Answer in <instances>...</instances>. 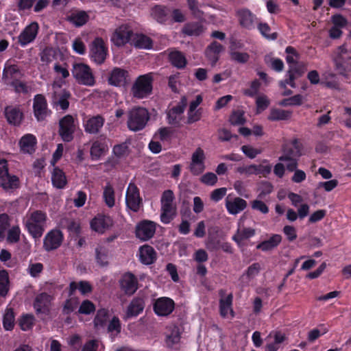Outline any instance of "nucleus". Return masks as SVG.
Here are the masks:
<instances>
[{
  "mask_svg": "<svg viewBox=\"0 0 351 351\" xmlns=\"http://www.w3.org/2000/svg\"><path fill=\"white\" fill-rule=\"evenodd\" d=\"M35 318L32 314H23L19 319V325L23 331H27L32 328L34 324Z\"/></svg>",
  "mask_w": 351,
  "mask_h": 351,
  "instance_id": "09e8293b",
  "label": "nucleus"
},
{
  "mask_svg": "<svg viewBox=\"0 0 351 351\" xmlns=\"http://www.w3.org/2000/svg\"><path fill=\"white\" fill-rule=\"evenodd\" d=\"M72 74L80 84L93 86L95 78L90 67L84 63H75L73 65Z\"/></svg>",
  "mask_w": 351,
  "mask_h": 351,
  "instance_id": "39448f33",
  "label": "nucleus"
},
{
  "mask_svg": "<svg viewBox=\"0 0 351 351\" xmlns=\"http://www.w3.org/2000/svg\"><path fill=\"white\" fill-rule=\"evenodd\" d=\"M292 112L280 108H272L268 115L267 119L271 121H285L291 118Z\"/></svg>",
  "mask_w": 351,
  "mask_h": 351,
  "instance_id": "a19ab883",
  "label": "nucleus"
},
{
  "mask_svg": "<svg viewBox=\"0 0 351 351\" xmlns=\"http://www.w3.org/2000/svg\"><path fill=\"white\" fill-rule=\"evenodd\" d=\"M247 205V202L239 197L233 199L227 197L226 199V208L230 215H237L241 213L245 209Z\"/></svg>",
  "mask_w": 351,
  "mask_h": 351,
  "instance_id": "c85d7f7f",
  "label": "nucleus"
},
{
  "mask_svg": "<svg viewBox=\"0 0 351 351\" xmlns=\"http://www.w3.org/2000/svg\"><path fill=\"white\" fill-rule=\"evenodd\" d=\"M134 32L127 25L118 27L111 37V41L117 47H123L132 42Z\"/></svg>",
  "mask_w": 351,
  "mask_h": 351,
  "instance_id": "9d476101",
  "label": "nucleus"
},
{
  "mask_svg": "<svg viewBox=\"0 0 351 351\" xmlns=\"http://www.w3.org/2000/svg\"><path fill=\"white\" fill-rule=\"evenodd\" d=\"M34 308L38 315H49L51 311V296L47 293H41L38 295L34 302Z\"/></svg>",
  "mask_w": 351,
  "mask_h": 351,
  "instance_id": "412c9836",
  "label": "nucleus"
},
{
  "mask_svg": "<svg viewBox=\"0 0 351 351\" xmlns=\"http://www.w3.org/2000/svg\"><path fill=\"white\" fill-rule=\"evenodd\" d=\"M332 60L336 70L341 75L351 71V52L346 45L339 46L332 53Z\"/></svg>",
  "mask_w": 351,
  "mask_h": 351,
  "instance_id": "20e7f679",
  "label": "nucleus"
},
{
  "mask_svg": "<svg viewBox=\"0 0 351 351\" xmlns=\"http://www.w3.org/2000/svg\"><path fill=\"white\" fill-rule=\"evenodd\" d=\"M120 287L126 295L134 294L138 288V279L131 272L124 274L119 280Z\"/></svg>",
  "mask_w": 351,
  "mask_h": 351,
  "instance_id": "a211bd4d",
  "label": "nucleus"
},
{
  "mask_svg": "<svg viewBox=\"0 0 351 351\" xmlns=\"http://www.w3.org/2000/svg\"><path fill=\"white\" fill-rule=\"evenodd\" d=\"M89 19V16L85 11H78L72 13L69 17V21L75 25L76 27H81L86 23Z\"/></svg>",
  "mask_w": 351,
  "mask_h": 351,
  "instance_id": "c03bdc74",
  "label": "nucleus"
},
{
  "mask_svg": "<svg viewBox=\"0 0 351 351\" xmlns=\"http://www.w3.org/2000/svg\"><path fill=\"white\" fill-rule=\"evenodd\" d=\"M255 167L254 175L262 176L263 177H267L269 174H270L272 169V166L270 164H267L266 165L263 164L255 165Z\"/></svg>",
  "mask_w": 351,
  "mask_h": 351,
  "instance_id": "680f3d73",
  "label": "nucleus"
},
{
  "mask_svg": "<svg viewBox=\"0 0 351 351\" xmlns=\"http://www.w3.org/2000/svg\"><path fill=\"white\" fill-rule=\"evenodd\" d=\"M153 82V73L139 75L131 88L132 96L136 99L148 97L152 93Z\"/></svg>",
  "mask_w": 351,
  "mask_h": 351,
  "instance_id": "f03ea898",
  "label": "nucleus"
},
{
  "mask_svg": "<svg viewBox=\"0 0 351 351\" xmlns=\"http://www.w3.org/2000/svg\"><path fill=\"white\" fill-rule=\"evenodd\" d=\"M103 199L108 207L112 208L114 206V190L110 183H108L104 188Z\"/></svg>",
  "mask_w": 351,
  "mask_h": 351,
  "instance_id": "a18cd8bd",
  "label": "nucleus"
},
{
  "mask_svg": "<svg viewBox=\"0 0 351 351\" xmlns=\"http://www.w3.org/2000/svg\"><path fill=\"white\" fill-rule=\"evenodd\" d=\"M270 104V101L266 95L258 96L256 99L257 113L266 110Z\"/></svg>",
  "mask_w": 351,
  "mask_h": 351,
  "instance_id": "bf43d9fd",
  "label": "nucleus"
},
{
  "mask_svg": "<svg viewBox=\"0 0 351 351\" xmlns=\"http://www.w3.org/2000/svg\"><path fill=\"white\" fill-rule=\"evenodd\" d=\"M71 97V94L69 90L64 89L58 95V101L56 104L60 106L62 110H66L69 107V99Z\"/></svg>",
  "mask_w": 351,
  "mask_h": 351,
  "instance_id": "864d4df0",
  "label": "nucleus"
},
{
  "mask_svg": "<svg viewBox=\"0 0 351 351\" xmlns=\"http://www.w3.org/2000/svg\"><path fill=\"white\" fill-rule=\"evenodd\" d=\"M170 9L163 5H155L150 10L152 18L160 24H165L169 18Z\"/></svg>",
  "mask_w": 351,
  "mask_h": 351,
  "instance_id": "cd10ccee",
  "label": "nucleus"
},
{
  "mask_svg": "<svg viewBox=\"0 0 351 351\" xmlns=\"http://www.w3.org/2000/svg\"><path fill=\"white\" fill-rule=\"evenodd\" d=\"M149 119L148 110L143 107L133 108L130 112L128 119V127L130 130L137 132L142 130Z\"/></svg>",
  "mask_w": 351,
  "mask_h": 351,
  "instance_id": "7ed1b4c3",
  "label": "nucleus"
},
{
  "mask_svg": "<svg viewBox=\"0 0 351 351\" xmlns=\"http://www.w3.org/2000/svg\"><path fill=\"white\" fill-rule=\"evenodd\" d=\"M95 261L101 267H106L109 263V249L104 245H98L95 249Z\"/></svg>",
  "mask_w": 351,
  "mask_h": 351,
  "instance_id": "58836bf2",
  "label": "nucleus"
},
{
  "mask_svg": "<svg viewBox=\"0 0 351 351\" xmlns=\"http://www.w3.org/2000/svg\"><path fill=\"white\" fill-rule=\"evenodd\" d=\"M223 49L222 45L217 41H213L206 48L205 54L212 65H215L219 59V54Z\"/></svg>",
  "mask_w": 351,
  "mask_h": 351,
  "instance_id": "7c9ffc66",
  "label": "nucleus"
},
{
  "mask_svg": "<svg viewBox=\"0 0 351 351\" xmlns=\"http://www.w3.org/2000/svg\"><path fill=\"white\" fill-rule=\"evenodd\" d=\"M108 150L107 138L105 135H100L93 141L90 147V156L94 160H99Z\"/></svg>",
  "mask_w": 351,
  "mask_h": 351,
  "instance_id": "6ab92c4d",
  "label": "nucleus"
},
{
  "mask_svg": "<svg viewBox=\"0 0 351 351\" xmlns=\"http://www.w3.org/2000/svg\"><path fill=\"white\" fill-rule=\"evenodd\" d=\"M104 122L105 119L99 114L88 118L84 123L85 132L88 134H96L104 126Z\"/></svg>",
  "mask_w": 351,
  "mask_h": 351,
  "instance_id": "bb28decb",
  "label": "nucleus"
},
{
  "mask_svg": "<svg viewBox=\"0 0 351 351\" xmlns=\"http://www.w3.org/2000/svg\"><path fill=\"white\" fill-rule=\"evenodd\" d=\"M75 131V125L73 116L67 114L60 120L58 133L64 142L69 143L72 141Z\"/></svg>",
  "mask_w": 351,
  "mask_h": 351,
  "instance_id": "0eeeda50",
  "label": "nucleus"
},
{
  "mask_svg": "<svg viewBox=\"0 0 351 351\" xmlns=\"http://www.w3.org/2000/svg\"><path fill=\"white\" fill-rule=\"evenodd\" d=\"M112 225V219L109 215L104 214L97 215L90 221V228L99 233H104L106 229L110 228Z\"/></svg>",
  "mask_w": 351,
  "mask_h": 351,
  "instance_id": "aec40b11",
  "label": "nucleus"
},
{
  "mask_svg": "<svg viewBox=\"0 0 351 351\" xmlns=\"http://www.w3.org/2000/svg\"><path fill=\"white\" fill-rule=\"evenodd\" d=\"M257 28L260 32L261 34L265 38L271 40H275L277 39L278 36V33L274 32L269 34V32L271 31V27L267 23H258Z\"/></svg>",
  "mask_w": 351,
  "mask_h": 351,
  "instance_id": "5fc2aeb1",
  "label": "nucleus"
},
{
  "mask_svg": "<svg viewBox=\"0 0 351 351\" xmlns=\"http://www.w3.org/2000/svg\"><path fill=\"white\" fill-rule=\"evenodd\" d=\"M140 261L146 265L154 263L157 258L155 250L150 245H145L140 247Z\"/></svg>",
  "mask_w": 351,
  "mask_h": 351,
  "instance_id": "c756f323",
  "label": "nucleus"
},
{
  "mask_svg": "<svg viewBox=\"0 0 351 351\" xmlns=\"http://www.w3.org/2000/svg\"><path fill=\"white\" fill-rule=\"evenodd\" d=\"M0 186L5 191L14 190L20 187V180L18 176L10 173L0 178Z\"/></svg>",
  "mask_w": 351,
  "mask_h": 351,
  "instance_id": "f704fd0d",
  "label": "nucleus"
},
{
  "mask_svg": "<svg viewBox=\"0 0 351 351\" xmlns=\"http://www.w3.org/2000/svg\"><path fill=\"white\" fill-rule=\"evenodd\" d=\"M175 302L168 297H160L156 299L153 303V311L159 317H167L175 309Z\"/></svg>",
  "mask_w": 351,
  "mask_h": 351,
  "instance_id": "1a4fd4ad",
  "label": "nucleus"
},
{
  "mask_svg": "<svg viewBox=\"0 0 351 351\" xmlns=\"http://www.w3.org/2000/svg\"><path fill=\"white\" fill-rule=\"evenodd\" d=\"M37 143L36 138L32 134H25L19 141L21 150L23 153L32 154L35 152Z\"/></svg>",
  "mask_w": 351,
  "mask_h": 351,
  "instance_id": "2f4dec72",
  "label": "nucleus"
},
{
  "mask_svg": "<svg viewBox=\"0 0 351 351\" xmlns=\"http://www.w3.org/2000/svg\"><path fill=\"white\" fill-rule=\"evenodd\" d=\"M168 51V60L173 67L178 69H183L186 67L188 62L182 51L176 49H169Z\"/></svg>",
  "mask_w": 351,
  "mask_h": 351,
  "instance_id": "a878e982",
  "label": "nucleus"
},
{
  "mask_svg": "<svg viewBox=\"0 0 351 351\" xmlns=\"http://www.w3.org/2000/svg\"><path fill=\"white\" fill-rule=\"evenodd\" d=\"M53 186L58 189H64L67 184V179L64 172L58 167L53 168L51 173Z\"/></svg>",
  "mask_w": 351,
  "mask_h": 351,
  "instance_id": "72a5a7b5",
  "label": "nucleus"
},
{
  "mask_svg": "<svg viewBox=\"0 0 351 351\" xmlns=\"http://www.w3.org/2000/svg\"><path fill=\"white\" fill-rule=\"evenodd\" d=\"M11 86L14 88V90L17 93H27L28 87L26 84L23 82L20 81L17 79H14L10 83Z\"/></svg>",
  "mask_w": 351,
  "mask_h": 351,
  "instance_id": "774afa93",
  "label": "nucleus"
},
{
  "mask_svg": "<svg viewBox=\"0 0 351 351\" xmlns=\"http://www.w3.org/2000/svg\"><path fill=\"white\" fill-rule=\"evenodd\" d=\"M174 134V130L171 128L163 127L158 129L154 138L162 142H170Z\"/></svg>",
  "mask_w": 351,
  "mask_h": 351,
  "instance_id": "49530a36",
  "label": "nucleus"
},
{
  "mask_svg": "<svg viewBox=\"0 0 351 351\" xmlns=\"http://www.w3.org/2000/svg\"><path fill=\"white\" fill-rule=\"evenodd\" d=\"M303 146L299 139L293 138L282 145V155L278 158L280 161L285 162L292 158H299L302 156Z\"/></svg>",
  "mask_w": 351,
  "mask_h": 351,
  "instance_id": "6e6552de",
  "label": "nucleus"
},
{
  "mask_svg": "<svg viewBox=\"0 0 351 351\" xmlns=\"http://www.w3.org/2000/svg\"><path fill=\"white\" fill-rule=\"evenodd\" d=\"M230 123L233 125H243L245 123L244 112L243 110H234L230 116Z\"/></svg>",
  "mask_w": 351,
  "mask_h": 351,
  "instance_id": "13d9d810",
  "label": "nucleus"
},
{
  "mask_svg": "<svg viewBox=\"0 0 351 351\" xmlns=\"http://www.w3.org/2000/svg\"><path fill=\"white\" fill-rule=\"evenodd\" d=\"M79 305V300L76 297L66 299L62 305V312L63 315H69L73 313Z\"/></svg>",
  "mask_w": 351,
  "mask_h": 351,
  "instance_id": "8fccbe9b",
  "label": "nucleus"
},
{
  "mask_svg": "<svg viewBox=\"0 0 351 351\" xmlns=\"http://www.w3.org/2000/svg\"><path fill=\"white\" fill-rule=\"evenodd\" d=\"M21 228L17 226H12L8 232L7 242L9 243H16L20 240Z\"/></svg>",
  "mask_w": 351,
  "mask_h": 351,
  "instance_id": "6e6d98bb",
  "label": "nucleus"
},
{
  "mask_svg": "<svg viewBox=\"0 0 351 351\" xmlns=\"http://www.w3.org/2000/svg\"><path fill=\"white\" fill-rule=\"evenodd\" d=\"M205 154L204 150L198 147L193 153L191 161L189 165V170L193 176H199L205 169Z\"/></svg>",
  "mask_w": 351,
  "mask_h": 351,
  "instance_id": "4468645a",
  "label": "nucleus"
},
{
  "mask_svg": "<svg viewBox=\"0 0 351 351\" xmlns=\"http://www.w3.org/2000/svg\"><path fill=\"white\" fill-rule=\"evenodd\" d=\"M156 228V226L154 222L143 220L136 226V236L142 241H147L153 237Z\"/></svg>",
  "mask_w": 351,
  "mask_h": 351,
  "instance_id": "2eb2a0df",
  "label": "nucleus"
},
{
  "mask_svg": "<svg viewBox=\"0 0 351 351\" xmlns=\"http://www.w3.org/2000/svg\"><path fill=\"white\" fill-rule=\"evenodd\" d=\"M64 235L61 230L53 229L49 231L43 239V248L47 252L58 249L62 243Z\"/></svg>",
  "mask_w": 351,
  "mask_h": 351,
  "instance_id": "ddd939ff",
  "label": "nucleus"
},
{
  "mask_svg": "<svg viewBox=\"0 0 351 351\" xmlns=\"http://www.w3.org/2000/svg\"><path fill=\"white\" fill-rule=\"evenodd\" d=\"M128 145L126 143L116 145L113 147L112 152L115 156L121 158L125 156L128 152Z\"/></svg>",
  "mask_w": 351,
  "mask_h": 351,
  "instance_id": "e2e57ef3",
  "label": "nucleus"
},
{
  "mask_svg": "<svg viewBox=\"0 0 351 351\" xmlns=\"http://www.w3.org/2000/svg\"><path fill=\"white\" fill-rule=\"evenodd\" d=\"M187 106V98L186 96H182L180 99L178 104L174 107H173L170 111L171 113H173L176 115L182 114Z\"/></svg>",
  "mask_w": 351,
  "mask_h": 351,
  "instance_id": "0e129e2a",
  "label": "nucleus"
},
{
  "mask_svg": "<svg viewBox=\"0 0 351 351\" xmlns=\"http://www.w3.org/2000/svg\"><path fill=\"white\" fill-rule=\"evenodd\" d=\"M142 201L138 188L134 183H130L125 194V204L127 208L136 213L140 209Z\"/></svg>",
  "mask_w": 351,
  "mask_h": 351,
  "instance_id": "9b49d317",
  "label": "nucleus"
},
{
  "mask_svg": "<svg viewBox=\"0 0 351 351\" xmlns=\"http://www.w3.org/2000/svg\"><path fill=\"white\" fill-rule=\"evenodd\" d=\"M15 325V313L12 308H7L3 317V326L5 330L11 331Z\"/></svg>",
  "mask_w": 351,
  "mask_h": 351,
  "instance_id": "37998d69",
  "label": "nucleus"
},
{
  "mask_svg": "<svg viewBox=\"0 0 351 351\" xmlns=\"http://www.w3.org/2000/svg\"><path fill=\"white\" fill-rule=\"evenodd\" d=\"M255 230L252 228H243L238 229L236 234L232 236V239L238 245L243 241L248 239L255 235Z\"/></svg>",
  "mask_w": 351,
  "mask_h": 351,
  "instance_id": "79ce46f5",
  "label": "nucleus"
},
{
  "mask_svg": "<svg viewBox=\"0 0 351 351\" xmlns=\"http://www.w3.org/2000/svg\"><path fill=\"white\" fill-rule=\"evenodd\" d=\"M131 45L137 49H149L152 47L153 41L151 38L143 34H134Z\"/></svg>",
  "mask_w": 351,
  "mask_h": 351,
  "instance_id": "c9c22d12",
  "label": "nucleus"
},
{
  "mask_svg": "<svg viewBox=\"0 0 351 351\" xmlns=\"http://www.w3.org/2000/svg\"><path fill=\"white\" fill-rule=\"evenodd\" d=\"M129 76L128 71L125 69L114 67L108 77V83L114 86H125Z\"/></svg>",
  "mask_w": 351,
  "mask_h": 351,
  "instance_id": "4be33fe9",
  "label": "nucleus"
},
{
  "mask_svg": "<svg viewBox=\"0 0 351 351\" xmlns=\"http://www.w3.org/2000/svg\"><path fill=\"white\" fill-rule=\"evenodd\" d=\"M47 221V213L40 210H36L27 213L26 219H23V224L28 234L37 241L42 237L45 230Z\"/></svg>",
  "mask_w": 351,
  "mask_h": 351,
  "instance_id": "f257e3e1",
  "label": "nucleus"
},
{
  "mask_svg": "<svg viewBox=\"0 0 351 351\" xmlns=\"http://www.w3.org/2000/svg\"><path fill=\"white\" fill-rule=\"evenodd\" d=\"M39 25L37 22H32L21 32L19 36V43L21 47L32 43L38 34Z\"/></svg>",
  "mask_w": 351,
  "mask_h": 351,
  "instance_id": "f3484780",
  "label": "nucleus"
},
{
  "mask_svg": "<svg viewBox=\"0 0 351 351\" xmlns=\"http://www.w3.org/2000/svg\"><path fill=\"white\" fill-rule=\"evenodd\" d=\"M121 324L120 320L118 317L114 316L108 325V332H116L117 334H119L121 332Z\"/></svg>",
  "mask_w": 351,
  "mask_h": 351,
  "instance_id": "338daca9",
  "label": "nucleus"
},
{
  "mask_svg": "<svg viewBox=\"0 0 351 351\" xmlns=\"http://www.w3.org/2000/svg\"><path fill=\"white\" fill-rule=\"evenodd\" d=\"M34 114L38 121H42L47 116V101L43 95L38 94L34 96L33 103Z\"/></svg>",
  "mask_w": 351,
  "mask_h": 351,
  "instance_id": "dca6fc26",
  "label": "nucleus"
},
{
  "mask_svg": "<svg viewBox=\"0 0 351 351\" xmlns=\"http://www.w3.org/2000/svg\"><path fill=\"white\" fill-rule=\"evenodd\" d=\"M306 71V67L302 63L290 65L289 67L286 77H289V80L295 82V80L302 77Z\"/></svg>",
  "mask_w": 351,
  "mask_h": 351,
  "instance_id": "ea45409f",
  "label": "nucleus"
},
{
  "mask_svg": "<svg viewBox=\"0 0 351 351\" xmlns=\"http://www.w3.org/2000/svg\"><path fill=\"white\" fill-rule=\"evenodd\" d=\"M4 114L10 125L19 126L23 119V113L19 107L8 106L5 108Z\"/></svg>",
  "mask_w": 351,
  "mask_h": 351,
  "instance_id": "393cba45",
  "label": "nucleus"
},
{
  "mask_svg": "<svg viewBox=\"0 0 351 351\" xmlns=\"http://www.w3.org/2000/svg\"><path fill=\"white\" fill-rule=\"evenodd\" d=\"M285 53L287 54L286 56V61L289 64V67L290 65L299 64L298 61L294 59V58H298L300 54L293 47H287L285 49Z\"/></svg>",
  "mask_w": 351,
  "mask_h": 351,
  "instance_id": "4d7b16f0",
  "label": "nucleus"
},
{
  "mask_svg": "<svg viewBox=\"0 0 351 351\" xmlns=\"http://www.w3.org/2000/svg\"><path fill=\"white\" fill-rule=\"evenodd\" d=\"M204 26L200 22H189L184 25L182 33L189 36H198L203 33Z\"/></svg>",
  "mask_w": 351,
  "mask_h": 351,
  "instance_id": "e433bc0d",
  "label": "nucleus"
},
{
  "mask_svg": "<svg viewBox=\"0 0 351 351\" xmlns=\"http://www.w3.org/2000/svg\"><path fill=\"white\" fill-rule=\"evenodd\" d=\"M10 280L5 269L0 270V296L5 297L9 291Z\"/></svg>",
  "mask_w": 351,
  "mask_h": 351,
  "instance_id": "de8ad7c7",
  "label": "nucleus"
},
{
  "mask_svg": "<svg viewBox=\"0 0 351 351\" xmlns=\"http://www.w3.org/2000/svg\"><path fill=\"white\" fill-rule=\"evenodd\" d=\"M226 290L221 289L219 291V295L220 297L219 300V314L223 318L228 317L230 314V317H234V311L232 308L233 305V294L230 293L226 296Z\"/></svg>",
  "mask_w": 351,
  "mask_h": 351,
  "instance_id": "f8f14e48",
  "label": "nucleus"
},
{
  "mask_svg": "<svg viewBox=\"0 0 351 351\" xmlns=\"http://www.w3.org/2000/svg\"><path fill=\"white\" fill-rule=\"evenodd\" d=\"M237 16L241 27L250 30L254 28L257 18L250 10L245 8L239 10L237 12Z\"/></svg>",
  "mask_w": 351,
  "mask_h": 351,
  "instance_id": "5701e85b",
  "label": "nucleus"
},
{
  "mask_svg": "<svg viewBox=\"0 0 351 351\" xmlns=\"http://www.w3.org/2000/svg\"><path fill=\"white\" fill-rule=\"evenodd\" d=\"M176 208L173 203L161 204L160 221L164 224L169 223L176 216Z\"/></svg>",
  "mask_w": 351,
  "mask_h": 351,
  "instance_id": "4c0bfd02",
  "label": "nucleus"
},
{
  "mask_svg": "<svg viewBox=\"0 0 351 351\" xmlns=\"http://www.w3.org/2000/svg\"><path fill=\"white\" fill-rule=\"evenodd\" d=\"M109 317L108 311L106 308H101L97 311L93 323L95 327H104L106 326Z\"/></svg>",
  "mask_w": 351,
  "mask_h": 351,
  "instance_id": "3c124183",
  "label": "nucleus"
},
{
  "mask_svg": "<svg viewBox=\"0 0 351 351\" xmlns=\"http://www.w3.org/2000/svg\"><path fill=\"white\" fill-rule=\"evenodd\" d=\"M282 241V236L278 234H273L267 239L261 241L256 245V249L263 252H268L277 247Z\"/></svg>",
  "mask_w": 351,
  "mask_h": 351,
  "instance_id": "473e14b6",
  "label": "nucleus"
},
{
  "mask_svg": "<svg viewBox=\"0 0 351 351\" xmlns=\"http://www.w3.org/2000/svg\"><path fill=\"white\" fill-rule=\"evenodd\" d=\"M43 265L40 263H30L27 271L32 277L36 278L43 271Z\"/></svg>",
  "mask_w": 351,
  "mask_h": 351,
  "instance_id": "69168bd1",
  "label": "nucleus"
},
{
  "mask_svg": "<svg viewBox=\"0 0 351 351\" xmlns=\"http://www.w3.org/2000/svg\"><path fill=\"white\" fill-rule=\"evenodd\" d=\"M145 306L143 297H134L128 306L125 315L128 318L136 317L143 313Z\"/></svg>",
  "mask_w": 351,
  "mask_h": 351,
  "instance_id": "b1692460",
  "label": "nucleus"
},
{
  "mask_svg": "<svg viewBox=\"0 0 351 351\" xmlns=\"http://www.w3.org/2000/svg\"><path fill=\"white\" fill-rule=\"evenodd\" d=\"M108 49L103 38H95L90 46V57L97 64H103L108 56Z\"/></svg>",
  "mask_w": 351,
  "mask_h": 351,
  "instance_id": "423d86ee",
  "label": "nucleus"
},
{
  "mask_svg": "<svg viewBox=\"0 0 351 351\" xmlns=\"http://www.w3.org/2000/svg\"><path fill=\"white\" fill-rule=\"evenodd\" d=\"M95 310L96 306L95 304L92 301L86 299L83 300L80 304L77 311V313L89 315L92 313H94Z\"/></svg>",
  "mask_w": 351,
  "mask_h": 351,
  "instance_id": "603ef678",
  "label": "nucleus"
},
{
  "mask_svg": "<svg viewBox=\"0 0 351 351\" xmlns=\"http://www.w3.org/2000/svg\"><path fill=\"white\" fill-rule=\"evenodd\" d=\"M231 59L238 63L245 64L248 62L250 55L246 52L231 51Z\"/></svg>",
  "mask_w": 351,
  "mask_h": 351,
  "instance_id": "052dcab7",
  "label": "nucleus"
}]
</instances>
